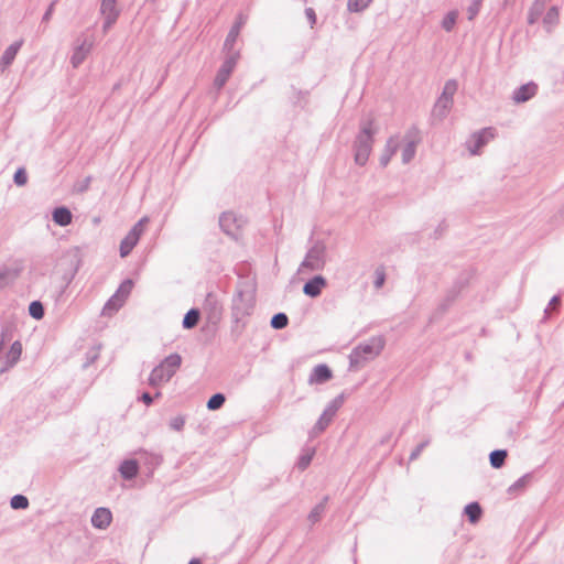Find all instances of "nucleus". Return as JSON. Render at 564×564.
I'll use <instances>...</instances> for the list:
<instances>
[{
  "instance_id": "nucleus-1",
  "label": "nucleus",
  "mask_w": 564,
  "mask_h": 564,
  "mask_svg": "<svg viewBox=\"0 0 564 564\" xmlns=\"http://www.w3.org/2000/svg\"><path fill=\"white\" fill-rule=\"evenodd\" d=\"M257 284L251 279L240 278L236 284L231 299V334L238 339L245 327V318L252 315L256 308Z\"/></svg>"
},
{
  "instance_id": "nucleus-2",
  "label": "nucleus",
  "mask_w": 564,
  "mask_h": 564,
  "mask_svg": "<svg viewBox=\"0 0 564 564\" xmlns=\"http://www.w3.org/2000/svg\"><path fill=\"white\" fill-rule=\"evenodd\" d=\"M386 340L382 336H373L357 345L349 354V368L360 369L367 361L375 359L383 350Z\"/></svg>"
},
{
  "instance_id": "nucleus-3",
  "label": "nucleus",
  "mask_w": 564,
  "mask_h": 564,
  "mask_svg": "<svg viewBox=\"0 0 564 564\" xmlns=\"http://www.w3.org/2000/svg\"><path fill=\"white\" fill-rule=\"evenodd\" d=\"M377 130L373 128V120L367 119L360 122L359 133L354 141V154L356 164L364 166L371 153L373 135Z\"/></svg>"
},
{
  "instance_id": "nucleus-4",
  "label": "nucleus",
  "mask_w": 564,
  "mask_h": 564,
  "mask_svg": "<svg viewBox=\"0 0 564 564\" xmlns=\"http://www.w3.org/2000/svg\"><path fill=\"white\" fill-rule=\"evenodd\" d=\"M182 364V357L178 354H171L165 357L150 373L148 379L151 387H159L169 382L176 373Z\"/></svg>"
},
{
  "instance_id": "nucleus-5",
  "label": "nucleus",
  "mask_w": 564,
  "mask_h": 564,
  "mask_svg": "<svg viewBox=\"0 0 564 564\" xmlns=\"http://www.w3.org/2000/svg\"><path fill=\"white\" fill-rule=\"evenodd\" d=\"M343 403H344V394H339L327 404V406L325 408V410L318 417L317 422L312 427V430L310 432L311 437L318 436L321 433H323L328 427V425L334 420L337 411L340 409Z\"/></svg>"
},
{
  "instance_id": "nucleus-6",
  "label": "nucleus",
  "mask_w": 564,
  "mask_h": 564,
  "mask_svg": "<svg viewBox=\"0 0 564 564\" xmlns=\"http://www.w3.org/2000/svg\"><path fill=\"white\" fill-rule=\"evenodd\" d=\"M326 246L322 241H316L307 251L301 263V269L311 271L322 270L325 265Z\"/></svg>"
},
{
  "instance_id": "nucleus-7",
  "label": "nucleus",
  "mask_w": 564,
  "mask_h": 564,
  "mask_svg": "<svg viewBox=\"0 0 564 564\" xmlns=\"http://www.w3.org/2000/svg\"><path fill=\"white\" fill-rule=\"evenodd\" d=\"M497 135V130L492 127H487L475 131L466 140L465 145L471 155L479 154L480 150Z\"/></svg>"
},
{
  "instance_id": "nucleus-8",
  "label": "nucleus",
  "mask_w": 564,
  "mask_h": 564,
  "mask_svg": "<svg viewBox=\"0 0 564 564\" xmlns=\"http://www.w3.org/2000/svg\"><path fill=\"white\" fill-rule=\"evenodd\" d=\"M149 223L148 217H142L138 223L133 225V227L129 230V232L124 236V238L120 242V257L126 258L130 254L133 248L140 240L144 231L145 225Z\"/></svg>"
},
{
  "instance_id": "nucleus-9",
  "label": "nucleus",
  "mask_w": 564,
  "mask_h": 564,
  "mask_svg": "<svg viewBox=\"0 0 564 564\" xmlns=\"http://www.w3.org/2000/svg\"><path fill=\"white\" fill-rule=\"evenodd\" d=\"M239 57L240 54L238 51L227 52V56L224 59L214 79V87L218 91L226 85L227 80L231 76Z\"/></svg>"
},
{
  "instance_id": "nucleus-10",
  "label": "nucleus",
  "mask_w": 564,
  "mask_h": 564,
  "mask_svg": "<svg viewBox=\"0 0 564 564\" xmlns=\"http://www.w3.org/2000/svg\"><path fill=\"white\" fill-rule=\"evenodd\" d=\"M94 46V40L93 37L88 36H79L76 40V45L74 46L73 54L70 57V63L73 67H78L85 58L90 53L91 48Z\"/></svg>"
},
{
  "instance_id": "nucleus-11",
  "label": "nucleus",
  "mask_w": 564,
  "mask_h": 564,
  "mask_svg": "<svg viewBox=\"0 0 564 564\" xmlns=\"http://www.w3.org/2000/svg\"><path fill=\"white\" fill-rule=\"evenodd\" d=\"M245 220L241 217H237L231 212L223 213L219 218V226L221 230L234 239L238 238L239 229Z\"/></svg>"
},
{
  "instance_id": "nucleus-12",
  "label": "nucleus",
  "mask_w": 564,
  "mask_h": 564,
  "mask_svg": "<svg viewBox=\"0 0 564 564\" xmlns=\"http://www.w3.org/2000/svg\"><path fill=\"white\" fill-rule=\"evenodd\" d=\"M203 310L207 313L208 319L212 323L220 321L223 315V303L218 295L214 292H208L203 303Z\"/></svg>"
},
{
  "instance_id": "nucleus-13",
  "label": "nucleus",
  "mask_w": 564,
  "mask_h": 564,
  "mask_svg": "<svg viewBox=\"0 0 564 564\" xmlns=\"http://www.w3.org/2000/svg\"><path fill=\"white\" fill-rule=\"evenodd\" d=\"M404 139L406 143L402 149V162L408 164L413 160L416 152V145L421 140L419 129L416 127L409 129Z\"/></svg>"
},
{
  "instance_id": "nucleus-14",
  "label": "nucleus",
  "mask_w": 564,
  "mask_h": 564,
  "mask_svg": "<svg viewBox=\"0 0 564 564\" xmlns=\"http://www.w3.org/2000/svg\"><path fill=\"white\" fill-rule=\"evenodd\" d=\"M21 354L22 344L19 340L13 341L4 357L2 365L0 366V375L11 369L19 361Z\"/></svg>"
},
{
  "instance_id": "nucleus-15",
  "label": "nucleus",
  "mask_w": 564,
  "mask_h": 564,
  "mask_svg": "<svg viewBox=\"0 0 564 564\" xmlns=\"http://www.w3.org/2000/svg\"><path fill=\"white\" fill-rule=\"evenodd\" d=\"M538 91V85L533 82L527 83L524 85H521L512 93V100L516 104H522L531 98H533L536 95Z\"/></svg>"
},
{
  "instance_id": "nucleus-16",
  "label": "nucleus",
  "mask_w": 564,
  "mask_h": 564,
  "mask_svg": "<svg viewBox=\"0 0 564 564\" xmlns=\"http://www.w3.org/2000/svg\"><path fill=\"white\" fill-rule=\"evenodd\" d=\"M90 521L94 528L106 530L112 521V513L108 508L99 507L94 511Z\"/></svg>"
},
{
  "instance_id": "nucleus-17",
  "label": "nucleus",
  "mask_w": 564,
  "mask_h": 564,
  "mask_svg": "<svg viewBox=\"0 0 564 564\" xmlns=\"http://www.w3.org/2000/svg\"><path fill=\"white\" fill-rule=\"evenodd\" d=\"M325 285L326 279L322 275H315L304 284L303 292L310 297H317Z\"/></svg>"
},
{
  "instance_id": "nucleus-18",
  "label": "nucleus",
  "mask_w": 564,
  "mask_h": 564,
  "mask_svg": "<svg viewBox=\"0 0 564 564\" xmlns=\"http://www.w3.org/2000/svg\"><path fill=\"white\" fill-rule=\"evenodd\" d=\"M22 44L23 41L20 40L12 43L9 47H7L0 59V73H3L13 63Z\"/></svg>"
},
{
  "instance_id": "nucleus-19",
  "label": "nucleus",
  "mask_w": 564,
  "mask_h": 564,
  "mask_svg": "<svg viewBox=\"0 0 564 564\" xmlns=\"http://www.w3.org/2000/svg\"><path fill=\"white\" fill-rule=\"evenodd\" d=\"M452 106L453 100H449L448 98L445 97H438L433 107L432 117L434 119L442 121L447 116Z\"/></svg>"
},
{
  "instance_id": "nucleus-20",
  "label": "nucleus",
  "mask_w": 564,
  "mask_h": 564,
  "mask_svg": "<svg viewBox=\"0 0 564 564\" xmlns=\"http://www.w3.org/2000/svg\"><path fill=\"white\" fill-rule=\"evenodd\" d=\"M332 378V370L327 365H317L310 375V383H324Z\"/></svg>"
},
{
  "instance_id": "nucleus-21",
  "label": "nucleus",
  "mask_w": 564,
  "mask_h": 564,
  "mask_svg": "<svg viewBox=\"0 0 564 564\" xmlns=\"http://www.w3.org/2000/svg\"><path fill=\"white\" fill-rule=\"evenodd\" d=\"M245 23V20L240 15L238 18V20L236 21V23L231 26L230 31L228 32L227 34V37L225 40V43H224V50L227 51V52H235L232 48H234V45L237 41V37L240 33V29L241 26L243 25Z\"/></svg>"
},
{
  "instance_id": "nucleus-22",
  "label": "nucleus",
  "mask_w": 564,
  "mask_h": 564,
  "mask_svg": "<svg viewBox=\"0 0 564 564\" xmlns=\"http://www.w3.org/2000/svg\"><path fill=\"white\" fill-rule=\"evenodd\" d=\"M531 480H532V474L531 473L524 474L522 477H520L518 480H516L512 485L509 486V488L507 490L508 494L511 496H518V495L522 494L527 489V487L529 486Z\"/></svg>"
},
{
  "instance_id": "nucleus-23",
  "label": "nucleus",
  "mask_w": 564,
  "mask_h": 564,
  "mask_svg": "<svg viewBox=\"0 0 564 564\" xmlns=\"http://www.w3.org/2000/svg\"><path fill=\"white\" fill-rule=\"evenodd\" d=\"M119 471L121 476L127 480L134 478L139 471L138 462L134 459L123 460L119 467Z\"/></svg>"
},
{
  "instance_id": "nucleus-24",
  "label": "nucleus",
  "mask_w": 564,
  "mask_h": 564,
  "mask_svg": "<svg viewBox=\"0 0 564 564\" xmlns=\"http://www.w3.org/2000/svg\"><path fill=\"white\" fill-rule=\"evenodd\" d=\"M398 150V140L397 138H390L387 141L386 148L383 150V153L380 156V165L387 166L391 160V158L395 154Z\"/></svg>"
},
{
  "instance_id": "nucleus-25",
  "label": "nucleus",
  "mask_w": 564,
  "mask_h": 564,
  "mask_svg": "<svg viewBox=\"0 0 564 564\" xmlns=\"http://www.w3.org/2000/svg\"><path fill=\"white\" fill-rule=\"evenodd\" d=\"M53 221L58 226H67L72 223V213L67 207H56L53 212Z\"/></svg>"
},
{
  "instance_id": "nucleus-26",
  "label": "nucleus",
  "mask_w": 564,
  "mask_h": 564,
  "mask_svg": "<svg viewBox=\"0 0 564 564\" xmlns=\"http://www.w3.org/2000/svg\"><path fill=\"white\" fill-rule=\"evenodd\" d=\"M464 513L467 516L469 522L475 524L480 520L482 509L478 502L474 501L465 507Z\"/></svg>"
},
{
  "instance_id": "nucleus-27",
  "label": "nucleus",
  "mask_w": 564,
  "mask_h": 564,
  "mask_svg": "<svg viewBox=\"0 0 564 564\" xmlns=\"http://www.w3.org/2000/svg\"><path fill=\"white\" fill-rule=\"evenodd\" d=\"M328 496H325L319 503H317L312 511L310 512L307 519L308 521L314 524L318 522L322 519V516L324 514L326 510V505L328 502Z\"/></svg>"
},
{
  "instance_id": "nucleus-28",
  "label": "nucleus",
  "mask_w": 564,
  "mask_h": 564,
  "mask_svg": "<svg viewBox=\"0 0 564 564\" xmlns=\"http://www.w3.org/2000/svg\"><path fill=\"white\" fill-rule=\"evenodd\" d=\"M558 8L553 6L549 9L543 18V24L547 32H551L552 29L558 23Z\"/></svg>"
},
{
  "instance_id": "nucleus-29",
  "label": "nucleus",
  "mask_w": 564,
  "mask_h": 564,
  "mask_svg": "<svg viewBox=\"0 0 564 564\" xmlns=\"http://www.w3.org/2000/svg\"><path fill=\"white\" fill-rule=\"evenodd\" d=\"M508 452L506 449H495L489 455V462L492 468H501L505 465Z\"/></svg>"
},
{
  "instance_id": "nucleus-30",
  "label": "nucleus",
  "mask_w": 564,
  "mask_h": 564,
  "mask_svg": "<svg viewBox=\"0 0 564 564\" xmlns=\"http://www.w3.org/2000/svg\"><path fill=\"white\" fill-rule=\"evenodd\" d=\"M200 313L197 308H191L184 316L182 325L185 329L194 328L199 322Z\"/></svg>"
},
{
  "instance_id": "nucleus-31",
  "label": "nucleus",
  "mask_w": 564,
  "mask_h": 564,
  "mask_svg": "<svg viewBox=\"0 0 564 564\" xmlns=\"http://www.w3.org/2000/svg\"><path fill=\"white\" fill-rule=\"evenodd\" d=\"M124 301H122L119 295L113 294L105 304L102 308V313L105 315H111L117 312L122 305Z\"/></svg>"
},
{
  "instance_id": "nucleus-32",
  "label": "nucleus",
  "mask_w": 564,
  "mask_h": 564,
  "mask_svg": "<svg viewBox=\"0 0 564 564\" xmlns=\"http://www.w3.org/2000/svg\"><path fill=\"white\" fill-rule=\"evenodd\" d=\"M100 12L102 15H118L117 0H102L100 6Z\"/></svg>"
},
{
  "instance_id": "nucleus-33",
  "label": "nucleus",
  "mask_w": 564,
  "mask_h": 564,
  "mask_svg": "<svg viewBox=\"0 0 564 564\" xmlns=\"http://www.w3.org/2000/svg\"><path fill=\"white\" fill-rule=\"evenodd\" d=\"M289 324V317L285 313H276L272 316L270 325L274 329H283Z\"/></svg>"
},
{
  "instance_id": "nucleus-34",
  "label": "nucleus",
  "mask_w": 564,
  "mask_h": 564,
  "mask_svg": "<svg viewBox=\"0 0 564 564\" xmlns=\"http://www.w3.org/2000/svg\"><path fill=\"white\" fill-rule=\"evenodd\" d=\"M543 10H544V4L542 2H539V1L534 2V4L532 6V8L530 9L529 14H528V23L534 24L541 17Z\"/></svg>"
},
{
  "instance_id": "nucleus-35",
  "label": "nucleus",
  "mask_w": 564,
  "mask_h": 564,
  "mask_svg": "<svg viewBox=\"0 0 564 564\" xmlns=\"http://www.w3.org/2000/svg\"><path fill=\"white\" fill-rule=\"evenodd\" d=\"M372 0H348L347 9L350 12H361L369 7Z\"/></svg>"
},
{
  "instance_id": "nucleus-36",
  "label": "nucleus",
  "mask_w": 564,
  "mask_h": 564,
  "mask_svg": "<svg viewBox=\"0 0 564 564\" xmlns=\"http://www.w3.org/2000/svg\"><path fill=\"white\" fill-rule=\"evenodd\" d=\"M225 401L226 398L223 393H215L207 401V409L212 411L218 410L224 405Z\"/></svg>"
},
{
  "instance_id": "nucleus-37",
  "label": "nucleus",
  "mask_w": 564,
  "mask_h": 564,
  "mask_svg": "<svg viewBox=\"0 0 564 564\" xmlns=\"http://www.w3.org/2000/svg\"><path fill=\"white\" fill-rule=\"evenodd\" d=\"M10 506L14 510H23L29 507V499L23 495H15L10 500Z\"/></svg>"
},
{
  "instance_id": "nucleus-38",
  "label": "nucleus",
  "mask_w": 564,
  "mask_h": 564,
  "mask_svg": "<svg viewBox=\"0 0 564 564\" xmlns=\"http://www.w3.org/2000/svg\"><path fill=\"white\" fill-rule=\"evenodd\" d=\"M457 90V82L455 79H449L445 83L443 91L440 97L448 98L453 100V97Z\"/></svg>"
},
{
  "instance_id": "nucleus-39",
  "label": "nucleus",
  "mask_w": 564,
  "mask_h": 564,
  "mask_svg": "<svg viewBox=\"0 0 564 564\" xmlns=\"http://www.w3.org/2000/svg\"><path fill=\"white\" fill-rule=\"evenodd\" d=\"M29 313L35 319H41L44 316L43 304L39 301H33L29 305Z\"/></svg>"
},
{
  "instance_id": "nucleus-40",
  "label": "nucleus",
  "mask_w": 564,
  "mask_h": 564,
  "mask_svg": "<svg viewBox=\"0 0 564 564\" xmlns=\"http://www.w3.org/2000/svg\"><path fill=\"white\" fill-rule=\"evenodd\" d=\"M132 281L131 280H126L123 281L120 286L118 288V290L116 291V295H119V297L126 302L127 297L129 296L131 290H132Z\"/></svg>"
},
{
  "instance_id": "nucleus-41",
  "label": "nucleus",
  "mask_w": 564,
  "mask_h": 564,
  "mask_svg": "<svg viewBox=\"0 0 564 564\" xmlns=\"http://www.w3.org/2000/svg\"><path fill=\"white\" fill-rule=\"evenodd\" d=\"M456 20H457V12L456 11L448 12L442 21V28L445 31L451 32L454 29Z\"/></svg>"
},
{
  "instance_id": "nucleus-42",
  "label": "nucleus",
  "mask_w": 564,
  "mask_h": 564,
  "mask_svg": "<svg viewBox=\"0 0 564 564\" xmlns=\"http://www.w3.org/2000/svg\"><path fill=\"white\" fill-rule=\"evenodd\" d=\"M386 282V272H384V269L382 267H379L376 269L375 271V281H373V286L378 290V289H381L383 286Z\"/></svg>"
},
{
  "instance_id": "nucleus-43",
  "label": "nucleus",
  "mask_w": 564,
  "mask_h": 564,
  "mask_svg": "<svg viewBox=\"0 0 564 564\" xmlns=\"http://www.w3.org/2000/svg\"><path fill=\"white\" fill-rule=\"evenodd\" d=\"M482 0H473L471 3L467 8L468 20H474L476 15L479 13Z\"/></svg>"
},
{
  "instance_id": "nucleus-44",
  "label": "nucleus",
  "mask_w": 564,
  "mask_h": 564,
  "mask_svg": "<svg viewBox=\"0 0 564 564\" xmlns=\"http://www.w3.org/2000/svg\"><path fill=\"white\" fill-rule=\"evenodd\" d=\"M459 290H456V288H453L445 296L444 302L441 304V310L446 311V308L455 301Z\"/></svg>"
},
{
  "instance_id": "nucleus-45",
  "label": "nucleus",
  "mask_w": 564,
  "mask_h": 564,
  "mask_svg": "<svg viewBox=\"0 0 564 564\" xmlns=\"http://www.w3.org/2000/svg\"><path fill=\"white\" fill-rule=\"evenodd\" d=\"M13 181L18 186L25 185L28 182V175L24 169H18L13 175Z\"/></svg>"
},
{
  "instance_id": "nucleus-46",
  "label": "nucleus",
  "mask_w": 564,
  "mask_h": 564,
  "mask_svg": "<svg viewBox=\"0 0 564 564\" xmlns=\"http://www.w3.org/2000/svg\"><path fill=\"white\" fill-rule=\"evenodd\" d=\"M99 357V349L98 348H91L86 354V361L84 362L83 367L87 368L91 364H94Z\"/></svg>"
},
{
  "instance_id": "nucleus-47",
  "label": "nucleus",
  "mask_w": 564,
  "mask_h": 564,
  "mask_svg": "<svg viewBox=\"0 0 564 564\" xmlns=\"http://www.w3.org/2000/svg\"><path fill=\"white\" fill-rule=\"evenodd\" d=\"M430 444V440L426 438L424 440L423 442H421L420 444H417V446L411 452L410 454V460L413 462L415 460L416 458H419V456L421 455L422 451Z\"/></svg>"
},
{
  "instance_id": "nucleus-48",
  "label": "nucleus",
  "mask_w": 564,
  "mask_h": 564,
  "mask_svg": "<svg viewBox=\"0 0 564 564\" xmlns=\"http://www.w3.org/2000/svg\"><path fill=\"white\" fill-rule=\"evenodd\" d=\"M313 455H314V451L311 452V453H306V454H303L301 455L299 462H297V467L301 469V470H304L307 468V466L311 464L312 462V458H313Z\"/></svg>"
},
{
  "instance_id": "nucleus-49",
  "label": "nucleus",
  "mask_w": 564,
  "mask_h": 564,
  "mask_svg": "<svg viewBox=\"0 0 564 564\" xmlns=\"http://www.w3.org/2000/svg\"><path fill=\"white\" fill-rule=\"evenodd\" d=\"M185 424V419L182 415L174 416L170 420V427L174 431H182Z\"/></svg>"
},
{
  "instance_id": "nucleus-50",
  "label": "nucleus",
  "mask_w": 564,
  "mask_h": 564,
  "mask_svg": "<svg viewBox=\"0 0 564 564\" xmlns=\"http://www.w3.org/2000/svg\"><path fill=\"white\" fill-rule=\"evenodd\" d=\"M90 183H91V176H87L85 177L77 186H76V189L77 192H86L89 186H90Z\"/></svg>"
},
{
  "instance_id": "nucleus-51",
  "label": "nucleus",
  "mask_w": 564,
  "mask_h": 564,
  "mask_svg": "<svg viewBox=\"0 0 564 564\" xmlns=\"http://www.w3.org/2000/svg\"><path fill=\"white\" fill-rule=\"evenodd\" d=\"M305 15L307 20L310 21L311 28L313 29L316 23V13L313 8H306L305 9Z\"/></svg>"
},
{
  "instance_id": "nucleus-52",
  "label": "nucleus",
  "mask_w": 564,
  "mask_h": 564,
  "mask_svg": "<svg viewBox=\"0 0 564 564\" xmlns=\"http://www.w3.org/2000/svg\"><path fill=\"white\" fill-rule=\"evenodd\" d=\"M104 30L107 31L117 21L118 15H104Z\"/></svg>"
},
{
  "instance_id": "nucleus-53",
  "label": "nucleus",
  "mask_w": 564,
  "mask_h": 564,
  "mask_svg": "<svg viewBox=\"0 0 564 564\" xmlns=\"http://www.w3.org/2000/svg\"><path fill=\"white\" fill-rule=\"evenodd\" d=\"M560 303H561V299H560V296H558V295H554V296L551 299L550 303H549V307H546V308H545V311H544V312H545V314H549L550 308H557V307H558V305H560Z\"/></svg>"
},
{
  "instance_id": "nucleus-54",
  "label": "nucleus",
  "mask_w": 564,
  "mask_h": 564,
  "mask_svg": "<svg viewBox=\"0 0 564 564\" xmlns=\"http://www.w3.org/2000/svg\"><path fill=\"white\" fill-rule=\"evenodd\" d=\"M55 3H56V1H53V2L48 6L47 10L45 11V13H44V14H43V17H42V22H47V21H50L51 17H52V14H53V11H54V6H55Z\"/></svg>"
},
{
  "instance_id": "nucleus-55",
  "label": "nucleus",
  "mask_w": 564,
  "mask_h": 564,
  "mask_svg": "<svg viewBox=\"0 0 564 564\" xmlns=\"http://www.w3.org/2000/svg\"><path fill=\"white\" fill-rule=\"evenodd\" d=\"M140 400L147 405H151L153 403V397L149 392H143Z\"/></svg>"
},
{
  "instance_id": "nucleus-56",
  "label": "nucleus",
  "mask_w": 564,
  "mask_h": 564,
  "mask_svg": "<svg viewBox=\"0 0 564 564\" xmlns=\"http://www.w3.org/2000/svg\"><path fill=\"white\" fill-rule=\"evenodd\" d=\"M188 564H202L198 558H193L189 561Z\"/></svg>"
},
{
  "instance_id": "nucleus-57",
  "label": "nucleus",
  "mask_w": 564,
  "mask_h": 564,
  "mask_svg": "<svg viewBox=\"0 0 564 564\" xmlns=\"http://www.w3.org/2000/svg\"><path fill=\"white\" fill-rule=\"evenodd\" d=\"M435 234H438V235H435V238H438V236H442V232H438V229L435 230Z\"/></svg>"
},
{
  "instance_id": "nucleus-58",
  "label": "nucleus",
  "mask_w": 564,
  "mask_h": 564,
  "mask_svg": "<svg viewBox=\"0 0 564 564\" xmlns=\"http://www.w3.org/2000/svg\"><path fill=\"white\" fill-rule=\"evenodd\" d=\"M435 234H438V235H435V238H438V236H442V232H438V229L435 230Z\"/></svg>"
},
{
  "instance_id": "nucleus-59",
  "label": "nucleus",
  "mask_w": 564,
  "mask_h": 564,
  "mask_svg": "<svg viewBox=\"0 0 564 564\" xmlns=\"http://www.w3.org/2000/svg\"><path fill=\"white\" fill-rule=\"evenodd\" d=\"M435 234H438V235H435V238H438V236H442V232H438V229L435 230Z\"/></svg>"
}]
</instances>
